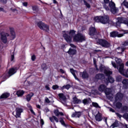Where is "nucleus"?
Returning a JSON list of instances; mask_svg holds the SVG:
<instances>
[{
  "label": "nucleus",
  "mask_w": 128,
  "mask_h": 128,
  "mask_svg": "<svg viewBox=\"0 0 128 128\" xmlns=\"http://www.w3.org/2000/svg\"><path fill=\"white\" fill-rule=\"evenodd\" d=\"M63 37L67 42H72V39L73 38L74 42H84L86 38L84 34L78 32L76 34V30H70V32L63 31L62 32Z\"/></svg>",
  "instance_id": "f257e3e1"
},
{
  "label": "nucleus",
  "mask_w": 128,
  "mask_h": 128,
  "mask_svg": "<svg viewBox=\"0 0 128 128\" xmlns=\"http://www.w3.org/2000/svg\"><path fill=\"white\" fill-rule=\"evenodd\" d=\"M103 7L106 10H110L111 12L114 14L118 12V8H116V4L112 2H110V0H104Z\"/></svg>",
  "instance_id": "f03ea898"
},
{
  "label": "nucleus",
  "mask_w": 128,
  "mask_h": 128,
  "mask_svg": "<svg viewBox=\"0 0 128 128\" xmlns=\"http://www.w3.org/2000/svg\"><path fill=\"white\" fill-rule=\"evenodd\" d=\"M100 70L104 72L106 76H108L107 82H110V84L114 82V79L110 76L111 74H112V72L110 71L108 68H106L104 65H101L100 66Z\"/></svg>",
  "instance_id": "7ed1b4c3"
},
{
  "label": "nucleus",
  "mask_w": 128,
  "mask_h": 128,
  "mask_svg": "<svg viewBox=\"0 0 128 128\" xmlns=\"http://www.w3.org/2000/svg\"><path fill=\"white\" fill-rule=\"evenodd\" d=\"M96 22H100L103 24H106L110 22V17L108 15H104L103 16H97L94 18Z\"/></svg>",
  "instance_id": "20e7f679"
},
{
  "label": "nucleus",
  "mask_w": 128,
  "mask_h": 128,
  "mask_svg": "<svg viewBox=\"0 0 128 128\" xmlns=\"http://www.w3.org/2000/svg\"><path fill=\"white\" fill-rule=\"evenodd\" d=\"M108 98L110 102H112L115 105V106L116 108L120 109L122 108V104L120 102H119L120 97L108 96Z\"/></svg>",
  "instance_id": "39448f33"
},
{
  "label": "nucleus",
  "mask_w": 128,
  "mask_h": 128,
  "mask_svg": "<svg viewBox=\"0 0 128 128\" xmlns=\"http://www.w3.org/2000/svg\"><path fill=\"white\" fill-rule=\"evenodd\" d=\"M97 40V44L102 46L103 48H108L110 46V43L106 41V40L102 39H98Z\"/></svg>",
  "instance_id": "423d86ee"
},
{
  "label": "nucleus",
  "mask_w": 128,
  "mask_h": 128,
  "mask_svg": "<svg viewBox=\"0 0 128 128\" xmlns=\"http://www.w3.org/2000/svg\"><path fill=\"white\" fill-rule=\"evenodd\" d=\"M38 26L40 30H46V32H48V30H50V27L47 24H44V23L42 22H38Z\"/></svg>",
  "instance_id": "0eeeda50"
},
{
  "label": "nucleus",
  "mask_w": 128,
  "mask_h": 128,
  "mask_svg": "<svg viewBox=\"0 0 128 128\" xmlns=\"http://www.w3.org/2000/svg\"><path fill=\"white\" fill-rule=\"evenodd\" d=\"M124 64H122L120 66V68L118 69V72L121 74H123L124 76H126V78H128V69H127L124 72Z\"/></svg>",
  "instance_id": "6e6552de"
},
{
  "label": "nucleus",
  "mask_w": 128,
  "mask_h": 128,
  "mask_svg": "<svg viewBox=\"0 0 128 128\" xmlns=\"http://www.w3.org/2000/svg\"><path fill=\"white\" fill-rule=\"evenodd\" d=\"M118 22H116V26L120 28L121 24H126V18H118Z\"/></svg>",
  "instance_id": "1a4fd4ad"
},
{
  "label": "nucleus",
  "mask_w": 128,
  "mask_h": 128,
  "mask_svg": "<svg viewBox=\"0 0 128 128\" xmlns=\"http://www.w3.org/2000/svg\"><path fill=\"white\" fill-rule=\"evenodd\" d=\"M124 34H119L118 32L114 31L110 33V36L112 38H116V36H118V38H122V36H124V34H126L124 31Z\"/></svg>",
  "instance_id": "9d476101"
},
{
  "label": "nucleus",
  "mask_w": 128,
  "mask_h": 128,
  "mask_svg": "<svg viewBox=\"0 0 128 128\" xmlns=\"http://www.w3.org/2000/svg\"><path fill=\"white\" fill-rule=\"evenodd\" d=\"M16 72V68H11L8 72V74L4 76V75L3 77L5 78H8L10 76H12V74H14Z\"/></svg>",
  "instance_id": "9b49d317"
},
{
  "label": "nucleus",
  "mask_w": 128,
  "mask_h": 128,
  "mask_svg": "<svg viewBox=\"0 0 128 128\" xmlns=\"http://www.w3.org/2000/svg\"><path fill=\"white\" fill-rule=\"evenodd\" d=\"M8 36H10V34L8 33L2 32L1 34V40L4 44H6L8 42Z\"/></svg>",
  "instance_id": "f8f14e48"
},
{
  "label": "nucleus",
  "mask_w": 128,
  "mask_h": 128,
  "mask_svg": "<svg viewBox=\"0 0 128 128\" xmlns=\"http://www.w3.org/2000/svg\"><path fill=\"white\" fill-rule=\"evenodd\" d=\"M23 110L22 108H18L16 109V118H20V116L22 114V112Z\"/></svg>",
  "instance_id": "ddd939ff"
},
{
  "label": "nucleus",
  "mask_w": 128,
  "mask_h": 128,
  "mask_svg": "<svg viewBox=\"0 0 128 128\" xmlns=\"http://www.w3.org/2000/svg\"><path fill=\"white\" fill-rule=\"evenodd\" d=\"M90 36H96V28L94 27H91L90 28Z\"/></svg>",
  "instance_id": "4468645a"
},
{
  "label": "nucleus",
  "mask_w": 128,
  "mask_h": 128,
  "mask_svg": "<svg viewBox=\"0 0 128 128\" xmlns=\"http://www.w3.org/2000/svg\"><path fill=\"white\" fill-rule=\"evenodd\" d=\"M114 92V89L110 88H106L104 90V94L106 96H110V94H112Z\"/></svg>",
  "instance_id": "2eb2a0df"
},
{
  "label": "nucleus",
  "mask_w": 128,
  "mask_h": 128,
  "mask_svg": "<svg viewBox=\"0 0 128 128\" xmlns=\"http://www.w3.org/2000/svg\"><path fill=\"white\" fill-rule=\"evenodd\" d=\"M80 75L82 78H88V74L86 70L83 72H80Z\"/></svg>",
  "instance_id": "dca6fc26"
},
{
  "label": "nucleus",
  "mask_w": 128,
  "mask_h": 128,
  "mask_svg": "<svg viewBox=\"0 0 128 128\" xmlns=\"http://www.w3.org/2000/svg\"><path fill=\"white\" fill-rule=\"evenodd\" d=\"M96 120L97 122H102V114L98 112V114L95 116Z\"/></svg>",
  "instance_id": "f3484780"
},
{
  "label": "nucleus",
  "mask_w": 128,
  "mask_h": 128,
  "mask_svg": "<svg viewBox=\"0 0 128 128\" xmlns=\"http://www.w3.org/2000/svg\"><path fill=\"white\" fill-rule=\"evenodd\" d=\"M70 72L71 74H72V76H74L75 80H76L78 82H80V79H78V77H76V70H75L73 68H70Z\"/></svg>",
  "instance_id": "a211bd4d"
},
{
  "label": "nucleus",
  "mask_w": 128,
  "mask_h": 128,
  "mask_svg": "<svg viewBox=\"0 0 128 128\" xmlns=\"http://www.w3.org/2000/svg\"><path fill=\"white\" fill-rule=\"evenodd\" d=\"M115 61L116 62V64H119V66H120L119 68H118V67L117 68V69L118 70L120 68V66H122V64H124L122 63V59L118 58H115Z\"/></svg>",
  "instance_id": "6ab92c4d"
},
{
  "label": "nucleus",
  "mask_w": 128,
  "mask_h": 128,
  "mask_svg": "<svg viewBox=\"0 0 128 128\" xmlns=\"http://www.w3.org/2000/svg\"><path fill=\"white\" fill-rule=\"evenodd\" d=\"M106 86L104 84H101L98 88V90L99 92H104V90H106Z\"/></svg>",
  "instance_id": "aec40b11"
},
{
  "label": "nucleus",
  "mask_w": 128,
  "mask_h": 128,
  "mask_svg": "<svg viewBox=\"0 0 128 128\" xmlns=\"http://www.w3.org/2000/svg\"><path fill=\"white\" fill-rule=\"evenodd\" d=\"M67 52L70 56H74V54H76V50L74 48H70Z\"/></svg>",
  "instance_id": "412c9836"
},
{
  "label": "nucleus",
  "mask_w": 128,
  "mask_h": 128,
  "mask_svg": "<svg viewBox=\"0 0 128 128\" xmlns=\"http://www.w3.org/2000/svg\"><path fill=\"white\" fill-rule=\"evenodd\" d=\"M50 120L54 124V120L56 122H58V118H56V116H52V117H50Z\"/></svg>",
  "instance_id": "4be33fe9"
},
{
  "label": "nucleus",
  "mask_w": 128,
  "mask_h": 128,
  "mask_svg": "<svg viewBox=\"0 0 128 128\" xmlns=\"http://www.w3.org/2000/svg\"><path fill=\"white\" fill-rule=\"evenodd\" d=\"M45 102L46 104H52L54 102L52 97H49V98H45Z\"/></svg>",
  "instance_id": "5701e85b"
},
{
  "label": "nucleus",
  "mask_w": 128,
  "mask_h": 128,
  "mask_svg": "<svg viewBox=\"0 0 128 128\" xmlns=\"http://www.w3.org/2000/svg\"><path fill=\"white\" fill-rule=\"evenodd\" d=\"M10 30L11 34L12 40H14V38H16V33H14V30L12 28H10Z\"/></svg>",
  "instance_id": "b1692460"
},
{
  "label": "nucleus",
  "mask_w": 128,
  "mask_h": 128,
  "mask_svg": "<svg viewBox=\"0 0 128 128\" xmlns=\"http://www.w3.org/2000/svg\"><path fill=\"white\" fill-rule=\"evenodd\" d=\"M96 78L97 80H104V75L100 74H97L96 76Z\"/></svg>",
  "instance_id": "393cba45"
},
{
  "label": "nucleus",
  "mask_w": 128,
  "mask_h": 128,
  "mask_svg": "<svg viewBox=\"0 0 128 128\" xmlns=\"http://www.w3.org/2000/svg\"><path fill=\"white\" fill-rule=\"evenodd\" d=\"M82 102L84 104H88L92 102V100L90 98H85L82 100Z\"/></svg>",
  "instance_id": "a878e982"
},
{
  "label": "nucleus",
  "mask_w": 128,
  "mask_h": 128,
  "mask_svg": "<svg viewBox=\"0 0 128 128\" xmlns=\"http://www.w3.org/2000/svg\"><path fill=\"white\" fill-rule=\"evenodd\" d=\"M24 91L22 90H18L16 92V94L18 96H24Z\"/></svg>",
  "instance_id": "bb28decb"
},
{
  "label": "nucleus",
  "mask_w": 128,
  "mask_h": 128,
  "mask_svg": "<svg viewBox=\"0 0 128 128\" xmlns=\"http://www.w3.org/2000/svg\"><path fill=\"white\" fill-rule=\"evenodd\" d=\"M82 114L80 112H76L75 113L73 114L72 116V118H80Z\"/></svg>",
  "instance_id": "cd10ccee"
},
{
  "label": "nucleus",
  "mask_w": 128,
  "mask_h": 128,
  "mask_svg": "<svg viewBox=\"0 0 128 128\" xmlns=\"http://www.w3.org/2000/svg\"><path fill=\"white\" fill-rule=\"evenodd\" d=\"M66 100V96H60L59 97V102H60L62 104H64Z\"/></svg>",
  "instance_id": "c85d7f7f"
},
{
  "label": "nucleus",
  "mask_w": 128,
  "mask_h": 128,
  "mask_svg": "<svg viewBox=\"0 0 128 128\" xmlns=\"http://www.w3.org/2000/svg\"><path fill=\"white\" fill-rule=\"evenodd\" d=\"M54 114L56 116H64V113L60 112V111H58V110H55L54 112Z\"/></svg>",
  "instance_id": "c756f323"
},
{
  "label": "nucleus",
  "mask_w": 128,
  "mask_h": 128,
  "mask_svg": "<svg viewBox=\"0 0 128 128\" xmlns=\"http://www.w3.org/2000/svg\"><path fill=\"white\" fill-rule=\"evenodd\" d=\"M60 88L62 90H70V84H66V85H64L62 87H60Z\"/></svg>",
  "instance_id": "7c9ffc66"
},
{
  "label": "nucleus",
  "mask_w": 128,
  "mask_h": 128,
  "mask_svg": "<svg viewBox=\"0 0 128 128\" xmlns=\"http://www.w3.org/2000/svg\"><path fill=\"white\" fill-rule=\"evenodd\" d=\"M118 120H116L115 122L110 126V128H117V126H118Z\"/></svg>",
  "instance_id": "2f4dec72"
},
{
  "label": "nucleus",
  "mask_w": 128,
  "mask_h": 128,
  "mask_svg": "<svg viewBox=\"0 0 128 128\" xmlns=\"http://www.w3.org/2000/svg\"><path fill=\"white\" fill-rule=\"evenodd\" d=\"M121 6H124L126 8H128V2L126 0H124L122 4H121Z\"/></svg>",
  "instance_id": "473e14b6"
},
{
  "label": "nucleus",
  "mask_w": 128,
  "mask_h": 128,
  "mask_svg": "<svg viewBox=\"0 0 128 128\" xmlns=\"http://www.w3.org/2000/svg\"><path fill=\"white\" fill-rule=\"evenodd\" d=\"M73 102H74V104H80V100L78 99V98H76V97H74L73 98Z\"/></svg>",
  "instance_id": "72a5a7b5"
},
{
  "label": "nucleus",
  "mask_w": 128,
  "mask_h": 128,
  "mask_svg": "<svg viewBox=\"0 0 128 128\" xmlns=\"http://www.w3.org/2000/svg\"><path fill=\"white\" fill-rule=\"evenodd\" d=\"M27 106H28V108H30V112H32V114H33L36 115V113H34V110H32V107L30 106V104H28Z\"/></svg>",
  "instance_id": "f704fd0d"
},
{
  "label": "nucleus",
  "mask_w": 128,
  "mask_h": 128,
  "mask_svg": "<svg viewBox=\"0 0 128 128\" xmlns=\"http://www.w3.org/2000/svg\"><path fill=\"white\" fill-rule=\"evenodd\" d=\"M122 84H124V86H128V80L124 79L122 82Z\"/></svg>",
  "instance_id": "c9c22d12"
},
{
  "label": "nucleus",
  "mask_w": 128,
  "mask_h": 128,
  "mask_svg": "<svg viewBox=\"0 0 128 128\" xmlns=\"http://www.w3.org/2000/svg\"><path fill=\"white\" fill-rule=\"evenodd\" d=\"M92 104L93 106H94V108H100V106H98V104L97 102H92Z\"/></svg>",
  "instance_id": "e433bc0d"
},
{
  "label": "nucleus",
  "mask_w": 128,
  "mask_h": 128,
  "mask_svg": "<svg viewBox=\"0 0 128 128\" xmlns=\"http://www.w3.org/2000/svg\"><path fill=\"white\" fill-rule=\"evenodd\" d=\"M10 96V94L8 92H4L2 94V95L0 96Z\"/></svg>",
  "instance_id": "4c0bfd02"
},
{
  "label": "nucleus",
  "mask_w": 128,
  "mask_h": 128,
  "mask_svg": "<svg viewBox=\"0 0 128 128\" xmlns=\"http://www.w3.org/2000/svg\"><path fill=\"white\" fill-rule=\"evenodd\" d=\"M42 68L43 70H48V67H46V64H44L42 65Z\"/></svg>",
  "instance_id": "58836bf2"
},
{
  "label": "nucleus",
  "mask_w": 128,
  "mask_h": 128,
  "mask_svg": "<svg viewBox=\"0 0 128 128\" xmlns=\"http://www.w3.org/2000/svg\"><path fill=\"white\" fill-rule=\"evenodd\" d=\"M128 108L126 106H124L122 108V112H128Z\"/></svg>",
  "instance_id": "ea45409f"
},
{
  "label": "nucleus",
  "mask_w": 128,
  "mask_h": 128,
  "mask_svg": "<svg viewBox=\"0 0 128 128\" xmlns=\"http://www.w3.org/2000/svg\"><path fill=\"white\" fill-rule=\"evenodd\" d=\"M84 2L85 6H86V8H90V5L88 3V2H86V0H84Z\"/></svg>",
  "instance_id": "a19ab883"
},
{
  "label": "nucleus",
  "mask_w": 128,
  "mask_h": 128,
  "mask_svg": "<svg viewBox=\"0 0 128 128\" xmlns=\"http://www.w3.org/2000/svg\"><path fill=\"white\" fill-rule=\"evenodd\" d=\"M58 88H60V86H58V85L56 84V85H53L52 86V90H58Z\"/></svg>",
  "instance_id": "79ce46f5"
},
{
  "label": "nucleus",
  "mask_w": 128,
  "mask_h": 128,
  "mask_svg": "<svg viewBox=\"0 0 128 128\" xmlns=\"http://www.w3.org/2000/svg\"><path fill=\"white\" fill-rule=\"evenodd\" d=\"M94 64L95 66V68L96 70H98V66H96V58H94Z\"/></svg>",
  "instance_id": "37998d69"
},
{
  "label": "nucleus",
  "mask_w": 128,
  "mask_h": 128,
  "mask_svg": "<svg viewBox=\"0 0 128 128\" xmlns=\"http://www.w3.org/2000/svg\"><path fill=\"white\" fill-rule=\"evenodd\" d=\"M116 82H122V76H118L116 78Z\"/></svg>",
  "instance_id": "c03bdc74"
},
{
  "label": "nucleus",
  "mask_w": 128,
  "mask_h": 128,
  "mask_svg": "<svg viewBox=\"0 0 128 128\" xmlns=\"http://www.w3.org/2000/svg\"><path fill=\"white\" fill-rule=\"evenodd\" d=\"M123 118H126V120H128V113H126L123 115Z\"/></svg>",
  "instance_id": "a18cd8bd"
},
{
  "label": "nucleus",
  "mask_w": 128,
  "mask_h": 128,
  "mask_svg": "<svg viewBox=\"0 0 128 128\" xmlns=\"http://www.w3.org/2000/svg\"><path fill=\"white\" fill-rule=\"evenodd\" d=\"M116 96H124V94H122L120 92H118L116 94Z\"/></svg>",
  "instance_id": "49530a36"
},
{
  "label": "nucleus",
  "mask_w": 128,
  "mask_h": 128,
  "mask_svg": "<svg viewBox=\"0 0 128 128\" xmlns=\"http://www.w3.org/2000/svg\"><path fill=\"white\" fill-rule=\"evenodd\" d=\"M36 55L34 54L32 55L31 57V60H32V62H34V60H36Z\"/></svg>",
  "instance_id": "de8ad7c7"
},
{
  "label": "nucleus",
  "mask_w": 128,
  "mask_h": 128,
  "mask_svg": "<svg viewBox=\"0 0 128 128\" xmlns=\"http://www.w3.org/2000/svg\"><path fill=\"white\" fill-rule=\"evenodd\" d=\"M14 55L13 54L11 56L10 61L14 62Z\"/></svg>",
  "instance_id": "09e8293b"
},
{
  "label": "nucleus",
  "mask_w": 128,
  "mask_h": 128,
  "mask_svg": "<svg viewBox=\"0 0 128 128\" xmlns=\"http://www.w3.org/2000/svg\"><path fill=\"white\" fill-rule=\"evenodd\" d=\"M112 66L114 68H116V63L114 62H112Z\"/></svg>",
  "instance_id": "8fccbe9b"
},
{
  "label": "nucleus",
  "mask_w": 128,
  "mask_h": 128,
  "mask_svg": "<svg viewBox=\"0 0 128 128\" xmlns=\"http://www.w3.org/2000/svg\"><path fill=\"white\" fill-rule=\"evenodd\" d=\"M60 72L61 74H66V71L62 68L60 69Z\"/></svg>",
  "instance_id": "3c124183"
},
{
  "label": "nucleus",
  "mask_w": 128,
  "mask_h": 128,
  "mask_svg": "<svg viewBox=\"0 0 128 128\" xmlns=\"http://www.w3.org/2000/svg\"><path fill=\"white\" fill-rule=\"evenodd\" d=\"M118 50H121L122 52H124V50H126V48H120V47H119L118 48Z\"/></svg>",
  "instance_id": "603ef678"
},
{
  "label": "nucleus",
  "mask_w": 128,
  "mask_h": 128,
  "mask_svg": "<svg viewBox=\"0 0 128 128\" xmlns=\"http://www.w3.org/2000/svg\"><path fill=\"white\" fill-rule=\"evenodd\" d=\"M22 4L24 6H28V2H24Z\"/></svg>",
  "instance_id": "864d4df0"
},
{
  "label": "nucleus",
  "mask_w": 128,
  "mask_h": 128,
  "mask_svg": "<svg viewBox=\"0 0 128 128\" xmlns=\"http://www.w3.org/2000/svg\"><path fill=\"white\" fill-rule=\"evenodd\" d=\"M123 46H128V41H125V42L123 44Z\"/></svg>",
  "instance_id": "5fc2aeb1"
},
{
  "label": "nucleus",
  "mask_w": 128,
  "mask_h": 128,
  "mask_svg": "<svg viewBox=\"0 0 128 128\" xmlns=\"http://www.w3.org/2000/svg\"><path fill=\"white\" fill-rule=\"evenodd\" d=\"M108 108L110 109V112H114V110L112 108L108 107Z\"/></svg>",
  "instance_id": "6e6d98bb"
},
{
  "label": "nucleus",
  "mask_w": 128,
  "mask_h": 128,
  "mask_svg": "<svg viewBox=\"0 0 128 128\" xmlns=\"http://www.w3.org/2000/svg\"><path fill=\"white\" fill-rule=\"evenodd\" d=\"M0 2L2 4H6V0H0Z\"/></svg>",
  "instance_id": "4d7b16f0"
},
{
  "label": "nucleus",
  "mask_w": 128,
  "mask_h": 128,
  "mask_svg": "<svg viewBox=\"0 0 128 128\" xmlns=\"http://www.w3.org/2000/svg\"><path fill=\"white\" fill-rule=\"evenodd\" d=\"M116 116H118V118H120L122 116V115H120V114H118V112L116 113Z\"/></svg>",
  "instance_id": "13d9d810"
},
{
  "label": "nucleus",
  "mask_w": 128,
  "mask_h": 128,
  "mask_svg": "<svg viewBox=\"0 0 128 128\" xmlns=\"http://www.w3.org/2000/svg\"><path fill=\"white\" fill-rule=\"evenodd\" d=\"M32 8L34 10H38V7H36V6H33Z\"/></svg>",
  "instance_id": "bf43d9fd"
},
{
  "label": "nucleus",
  "mask_w": 128,
  "mask_h": 128,
  "mask_svg": "<svg viewBox=\"0 0 128 128\" xmlns=\"http://www.w3.org/2000/svg\"><path fill=\"white\" fill-rule=\"evenodd\" d=\"M45 88H46V90H50V86L48 85H46L45 86Z\"/></svg>",
  "instance_id": "052dcab7"
},
{
  "label": "nucleus",
  "mask_w": 128,
  "mask_h": 128,
  "mask_svg": "<svg viewBox=\"0 0 128 128\" xmlns=\"http://www.w3.org/2000/svg\"><path fill=\"white\" fill-rule=\"evenodd\" d=\"M28 96H34V93L31 92L28 94Z\"/></svg>",
  "instance_id": "680f3d73"
},
{
  "label": "nucleus",
  "mask_w": 128,
  "mask_h": 128,
  "mask_svg": "<svg viewBox=\"0 0 128 128\" xmlns=\"http://www.w3.org/2000/svg\"><path fill=\"white\" fill-rule=\"evenodd\" d=\"M31 99H32V97H30V96L26 97V100H27L28 102H30Z\"/></svg>",
  "instance_id": "e2e57ef3"
},
{
  "label": "nucleus",
  "mask_w": 128,
  "mask_h": 128,
  "mask_svg": "<svg viewBox=\"0 0 128 128\" xmlns=\"http://www.w3.org/2000/svg\"><path fill=\"white\" fill-rule=\"evenodd\" d=\"M104 122H105L106 124H108V122H107V120H108V118H107L106 117H104Z\"/></svg>",
  "instance_id": "0e129e2a"
},
{
  "label": "nucleus",
  "mask_w": 128,
  "mask_h": 128,
  "mask_svg": "<svg viewBox=\"0 0 128 128\" xmlns=\"http://www.w3.org/2000/svg\"><path fill=\"white\" fill-rule=\"evenodd\" d=\"M40 124L42 126H44V120L42 119L40 120Z\"/></svg>",
  "instance_id": "69168bd1"
},
{
  "label": "nucleus",
  "mask_w": 128,
  "mask_h": 128,
  "mask_svg": "<svg viewBox=\"0 0 128 128\" xmlns=\"http://www.w3.org/2000/svg\"><path fill=\"white\" fill-rule=\"evenodd\" d=\"M58 96H64V95L62 93H60L58 94Z\"/></svg>",
  "instance_id": "338daca9"
},
{
  "label": "nucleus",
  "mask_w": 128,
  "mask_h": 128,
  "mask_svg": "<svg viewBox=\"0 0 128 128\" xmlns=\"http://www.w3.org/2000/svg\"><path fill=\"white\" fill-rule=\"evenodd\" d=\"M36 106L37 108L40 109V106L39 104H36Z\"/></svg>",
  "instance_id": "774afa93"
}]
</instances>
